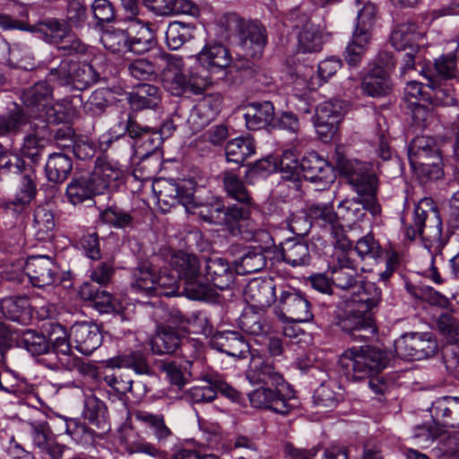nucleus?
<instances>
[{"mask_svg": "<svg viewBox=\"0 0 459 459\" xmlns=\"http://www.w3.org/2000/svg\"><path fill=\"white\" fill-rule=\"evenodd\" d=\"M442 152L434 138L426 135L415 137L408 148V157L411 164L416 160H433L435 155L442 156Z\"/></svg>", "mask_w": 459, "mask_h": 459, "instance_id": "c03bdc74", "label": "nucleus"}, {"mask_svg": "<svg viewBox=\"0 0 459 459\" xmlns=\"http://www.w3.org/2000/svg\"><path fill=\"white\" fill-rule=\"evenodd\" d=\"M300 170L306 180L325 189L335 180L333 166L318 153L311 152L300 160Z\"/></svg>", "mask_w": 459, "mask_h": 459, "instance_id": "ddd939ff", "label": "nucleus"}, {"mask_svg": "<svg viewBox=\"0 0 459 459\" xmlns=\"http://www.w3.org/2000/svg\"><path fill=\"white\" fill-rule=\"evenodd\" d=\"M280 333V329L277 326L271 327L265 324L260 325V336L263 338L260 343L265 347V351L271 358L283 354L284 347Z\"/></svg>", "mask_w": 459, "mask_h": 459, "instance_id": "052dcab7", "label": "nucleus"}, {"mask_svg": "<svg viewBox=\"0 0 459 459\" xmlns=\"http://www.w3.org/2000/svg\"><path fill=\"white\" fill-rule=\"evenodd\" d=\"M258 285L255 279L251 280L244 290V299L247 303L239 318L241 327L247 333L256 334L258 330Z\"/></svg>", "mask_w": 459, "mask_h": 459, "instance_id": "cd10ccee", "label": "nucleus"}, {"mask_svg": "<svg viewBox=\"0 0 459 459\" xmlns=\"http://www.w3.org/2000/svg\"><path fill=\"white\" fill-rule=\"evenodd\" d=\"M18 347L23 348L32 356L47 354L51 351L47 336L34 329L21 330Z\"/></svg>", "mask_w": 459, "mask_h": 459, "instance_id": "49530a36", "label": "nucleus"}, {"mask_svg": "<svg viewBox=\"0 0 459 459\" xmlns=\"http://www.w3.org/2000/svg\"><path fill=\"white\" fill-rule=\"evenodd\" d=\"M332 283L338 289L352 290L363 289L368 283L361 285L358 266L351 256L344 253L336 254L333 264L330 268Z\"/></svg>", "mask_w": 459, "mask_h": 459, "instance_id": "f8f14e48", "label": "nucleus"}, {"mask_svg": "<svg viewBox=\"0 0 459 459\" xmlns=\"http://www.w3.org/2000/svg\"><path fill=\"white\" fill-rule=\"evenodd\" d=\"M394 351L403 359L420 360L434 356L438 345L432 333H410L394 342Z\"/></svg>", "mask_w": 459, "mask_h": 459, "instance_id": "1a4fd4ad", "label": "nucleus"}, {"mask_svg": "<svg viewBox=\"0 0 459 459\" xmlns=\"http://www.w3.org/2000/svg\"><path fill=\"white\" fill-rule=\"evenodd\" d=\"M112 92L107 88L95 90L83 104V111L92 117L101 116L109 105Z\"/></svg>", "mask_w": 459, "mask_h": 459, "instance_id": "69168bd1", "label": "nucleus"}, {"mask_svg": "<svg viewBox=\"0 0 459 459\" xmlns=\"http://www.w3.org/2000/svg\"><path fill=\"white\" fill-rule=\"evenodd\" d=\"M69 336L75 343V349L84 355H91L102 342L100 328L92 322L74 324L70 328Z\"/></svg>", "mask_w": 459, "mask_h": 459, "instance_id": "f3484780", "label": "nucleus"}, {"mask_svg": "<svg viewBox=\"0 0 459 459\" xmlns=\"http://www.w3.org/2000/svg\"><path fill=\"white\" fill-rule=\"evenodd\" d=\"M275 315L288 322L304 323L313 318L311 304L306 295L299 290L286 286L280 295L278 308H274Z\"/></svg>", "mask_w": 459, "mask_h": 459, "instance_id": "9d476101", "label": "nucleus"}, {"mask_svg": "<svg viewBox=\"0 0 459 459\" xmlns=\"http://www.w3.org/2000/svg\"><path fill=\"white\" fill-rule=\"evenodd\" d=\"M155 275L150 265L141 264L133 271L132 289L136 292L152 296L155 290Z\"/></svg>", "mask_w": 459, "mask_h": 459, "instance_id": "13d9d810", "label": "nucleus"}, {"mask_svg": "<svg viewBox=\"0 0 459 459\" xmlns=\"http://www.w3.org/2000/svg\"><path fill=\"white\" fill-rule=\"evenodd\" d=\"M421 33L418 25L413 22H405L397 24L390 38L392 46L397 51H419V39Z\"/></svg>", "mask_w": 459, "mask_h": 459, "instance_id": "c85d7f7f", "label": "nucleus"}, {"mask_svg": "<svg viewBox=\"0 0 459 459\" xmlns=\"http://www.w3.org/2000/svg\"><path fill=\"white\" fill-rule=\"evenodd\" d=\"M344 391L338 380L328 378L315 390L314 405L321 411H332L343 401Z\"/></svg>", "mask_w": 459, "mask_h": 459, "instance_id": "b1692460", "label": "nucleus"}, {"mask_svg": "<svg viewBox=\"0 0 459 459\" xmlns=\"http://www.w3.org/2000/svg\"><path fill=\"white\" fill-rule=\"evenodd\" d=\"M363 290L361 297L351 302L345 315L337 321L338 326L355 342H366L377 333L374 309L382 300V291L373 282L367 283Z\"/></svg>", "mask_w": 459, "mask_h": 459, "instance_id": "f03ea898", "label": "nucleus"}, {"mask_svg": "<svg viewBox=\"0 0 459 459\" xmlns=\"http://www.w3.org/2000/svg\"><path fill=\"white\" fill-rule=\"evenodd\" d=\"M271 231L260 230V255L263 258V264L260 272L264 269L272 268L276 263H279V250Z\"/></svg>", "mask_w": 459, "mask_h": 459, "instance_id": "bf43d9fd", "label": "nucleus"}, {"mask_svg": "<svg viewBox=\"0 0 459 459\" xmlns=\"http://www.w3.org/2000/svg\"><path fill=\"white\" fill-rule=\"evenodd\" d=\"M144 6L158 16L169 17L179 13L191 15L198 13L196 4L183 0H143Z\"/></svg>", "mask_w": 459, "mask_h": 459, "instance_id": "473e14b6", "label": "nucleus"}, {"mask_svg": "<svg viewBox=\"0 0 459 459\" xmlns=\"http://www.w3.org/2000/svg\"><path fill=\"white\" fill-rule=\"evenodd\" d=\"M162 92L153 84L142 83L135 87L134 92L128 96L131 107L136 110L154 108L161 101Z\"/></svg>", "mask_w": 459, "mask_h": 459, "instance_id": "58836bf2", "label": "nucleus"}, {"mask_svg": "<svg viewBox=\"0 0 459 459\" xmlns=\"http://www.w3.org/2000/svg\"><path fill=\"white\" fill-rule=\"evenodd\" d=\"M219 25L224 37L240 48L244 58H255L258 46V25L250 20L241 18L235 13L223 14Z\"/></svg>", "mask_w": 459, "mask_h": 459, "instance_id": "39448f33", "label": "nucleus"}, {"mask_svg": "<svg viewBox=\"0 0 459 459\" xmlns=\"http://www.w3.org/2000/svg\"><path fill=\"white\" fill-rule=\"evenodd\" d=\"M47 339L51 345V350L56 354L70 356L72 354V345L70 336L66 329L60 324L50 322L45 325Z\"/></svg>", "mask_w": 459, "mask_h": 459, "instance_id": "5fc2aeb1", "label": "nucleus"}, {"mask_svg": "<svg viewBox=\"0 0 459 459\" xmlns=\"http://www.w3.org/2000/svg\"><path fill=\"white\" fill-rule=\"evenodd\" d=\"M192 367L193 361L191 360H186L184 365L170 361L163 363L161 369L166 373L170 384L181 389L186 384L188 377H192Z\"/></svg>", "mask_w": 459, "mask_h": 459, "instance_id": "680f3d73", "label": "nucleus"}, {"mask_svg": "<svg viewBox=\"0 0 459 459\" xmlns=\"http://www.w3.org/2000/svg\"><path fill=\"white\" fill-rule=\"evenodd\" d=\"M367 212L375 221L381 219L382 207L377 199V192L358 195V197L344 199L337 205L338 220L347 225H354L362 221Z\"/></svg>", "mask_w": 459, "mask_h": 459, "instance_id": "6e6552de", "label": "nucleus"}, {"mask_svg": "<svg viewBox=\"0 0 459 459\" xmlns=\"http://www.w3.org/2000/svg\"><path fill=\"white\" fill-rule=\"evenodd\" d=\"M391 360V354L373 345L352 347L341 356L339 363L346 377L353 381H361L377 375Z\"/></svg>", "mask_w": 459, "mask_h": 459, "instance_id": "7ed1b4c3", "label": "nucleus"}, {"mask_svg": "<svg viewBox=\"0 0 459 459\" xmlns=\"http://www.w3.org/2000/svg\"><path fill=\"white\" fill-rule=\"evenodd\" d=\"M107 408L105 403L94 395L86 397L84 401L83 417L88 422L106 432L109 429L107 422Z\"/></svg>", "mask_w": 459, "mask_h": 459, "instance_id": "864d4df0", "label": "nucleus"}, {"mask_svg": "<svg viewBox=\"0 0 459 459\" xmlns=\"http://www.w3.org/2000/svg\"><path fill=\"white\" fill-rule=\"evenodd\" d=\"M14 177L17 178L18 186L15 197L12 203L22 207L29 204L37 194V176L34 166L30 164Z\"/></svg>", "mask_w": 459, "mask_h": 459, "instance_id": "4c0bfd02", "label": "nucleus"}, {"mask_svg": "<svg viewBox=\"0 0 459 459\" xmlns=\"http://www.w3.org/2000/svg\"><path fill=\"white\" fill-rule=\"evenodd\" d=\"M343 111V102L331 100L319 104L316 108L315 126L320 135L327 136L336 130Z\"/></svg>", "mask_w": 459, "mask_h": 459, "instance_id": "a211bd4d", "label": "nucleus"}, {"mask_svg": "<svg viewBox=\"0 0 459 459\" xmlns=\"http://www.w3.org/2000/svg\"><path fill=\"white\" fill-rule=\"evenodd\" d=\"M204 274L208 281V292L211 284L223 290L229 289L234 282L232 270L228 262L221 257L205 259Z\"/></svg>", "mask_w": 459, "mask_h": 459, "instance_id": "5701e85b", "label": "nucleus"}, {"mask_svg": "<svg viewBox=\"0 0 459 459\" xmlns=\"http://www.w3.org/2000/svg\"><path fill=\"white\" fill-rule=\"evenodd\" d=\"M65 20L70 29H82L88 20L87 7L82 0H65Z\"/></svg>", "mask_w": 459, "mask_h": 459, "instance_id": "774afa93", "label": "nucleus"}, {"mask_svg": "<svg viewBox=\"0 0 459 459\" xmlns=\"http://www.w3.org/2000/svg\"><path fill=\"white\" fill-rule=\"evenodd\" d=\"M26 274L34 287L49 286L58 275V267L54 260L48 255L29 257L25 265Z\"/></svg>", "mask_w": 459, "mask_h": 459, "instance_id": "dca6fc26", "label": "nucleus"}, {"mask_svg": "<svg viewBox=\"0 0 459 459\" xmlns=\"http://www.w3.org/2000/svg\"><path fill=\"white\" fill-rule=\"evenodd\" d=\"M299 32V48L304 53L319 52L324 45V34L319 27L314 24L307 15H302L296 22Z\"/></svg>", "mask_w": 459, "mask_h": 459, "instance_id": "a878e982", "label": "nucleus"}, {"mask_svg": "<svg viewBox=\"0 0 459 459\" xmlns=\"http://www.w3.org/2000/svg\"><path fill=\"white\" fill-rule=\"evenodd\" d=\"M129 52L143 54L156 45L155 35L150 24L134 20L127 27Z\"/></svg>", "mask_w": 459, "mask_h": 459, "instance_id": "393cba45", "label": "nucleus"}, {"mask_svg": "<svg viewBox=\"0 0 459 459\" xmlns=\"http://www.w3.org/2000/svg\"><path fill=\"white\" fill-rule=\"evenodd\" d=\"M255 141L249 137H238L229 141L225 146V155L229 162L241 164L255 153Z\"/></svg>", "mask_w": 459, "mask_h": 459, "instance_id": "603ef678", "label": "nucleus"}, {"mask_svg": "<svg viewBox=\"0 0 459 459\" xmlns=\"http://www.w3.org/2000/svg\"><path fill=\"white\" fill-rule=\"evenodd\" d=\"M286 285L280 277L260 275V308L270 307L280 304V295L285 290Z\"/></svg>", "mask_w": 459, "mask_h": 459, "instance_id": "37998d69", "label": "nucleus"}, {"mask_svg": "<svg viewBox=\"0 0 459 459\" xmlns=\"http://www.w3.org/2000/svg\"><path fill=\"white\" fill-rule=\"evenodd\" d=\"M73 169L72 159L65 153L54 152L48 156L45 166L48 181L62 184L65 182Z\"/></svg>", "mask_w": 459, "mask_h": 459, "instance_id": "79ce46f5", "label": "nucleus"}, {"mask_svg": "<svg viewBox=\"0 0 459 459\" xmlns=\"http://www.w3.org/2000/svg\"><path fill=\"white\" fill-rule=\"evenodd\" d=\"M0 311L10 321L27 325L32 319L30 299L25 295L7 296L0 300Z\"/></svg>", "mask_w": 459, "mask_h": 459, "instance_id": "4be33fe9", "label": "nucleus"}, {"mask_svg": "<svg viewBox=\"0 0 459 459\" xmlns=\"http://www.w3.org/2000/svg\"><path fill=\"white\" fill-rule=\"evenodd\" d=\"M98 287L92 282H83L80 287L79 295L82 299L91 302L100 313H109L116 309L113 295Z\"/></svg>", "mask_w": 459, "mask_h": 459, "instance_id": "f704fd0d", "label": "nucleus"}, {"mask_svg": "<svg viewBox=\"0 0 459 459\" xmlns=\"http://www.w3.org/2000/svg\"><path fill=\"white\" fill-rule=\"evenodd\" d=\"M195 184L193 180H183L175 183L171 180H160L153 186L159 203L165 205L175 206L176 204H191L192 193H195Z\"/></svg>", "mask_w": 459, "mask_h": 459, "instance_id": "4468645a", "label": "nucleus"}, {"mask_svg": "<svg viewBox=\"0 0 459 459\" xmlns=\"http://www.w3.org/2000/svg\"><path fill=\"white\" fill-rule=\"evenodd\" d=\"M38 31L43 35L45 41L60 44L71 34L72 30L64 20L48 18L39 23Z\"/></svg>", "mask_w": 459, "mask_h": 459, "instance_id": "6e6d98bb", "label": "nucleus"}, {"mask_svg": "<svg viewBox=\"0 0 459 459\" xmlns=\"http://www.w3.org/2000/svg\"><path fill=\"white\" fill-rule=\"evenodd\" d=\"M191 204H186L188 212L198 214L204 221L215 224L222 223L224 205L221 200L211 196L207 201H202L192 193Z\"/></svg>", "mask_w": 459, "mask_h": 459, "instance_id": "c756f323", "label": "nucleus"}, {"mask_svg": "<svg viewBox=\"0 0 459 459\" xmlns=\"http://www.w3.org/2000/svg\"><path fill=\"white\" fill-rule=\"evenodd\" d=\"M108 368H132L139 375H152V369L150 367L146 357L140 351H131L127 354L118 355L108 359L106 361Z\"/></svg>", "mask_w": 459, "mask_h": 459, "instance_id": "a19ab883", "label": "nucleus"}, {"mask_svg": "<svg viewBox=\"0 0 459 459\" xmlns=\"http://www.w3.org/2000/svg\"><path fill=\"white\" fill-rule=\"evenodd\" d=\"M212 345L231 357H243L248 347L241 333L235 331L216 333L212 339Z\"/></svg>", "mask_w": 459, "mask_h": 459, "instance_id": "c9c22d12", "label": "nucleus"}, {"mask_svg": "<svg viewBox=\"0 0 459 459\" xmlns=\"http://www.w3.org/2000/svg\"><path fill=\"white\" fill-rule=\"evenodd\" d=\"M33 230L38 240L50 239L54 235L56 220L54 212L47 206L39 205L34 210Z\"/></svg>", "mask_w": 459, "mask_h": 459, "instance_id": "09e8293b", "label": "nucleus"}, {"mask_svg": "<svg viewBox=\"0 0 459 459\" xmlns=\"http://www.w3.org/2000/svg\"><path fill=\"white\" fill-rule=\"evenodd\" d=\"M29 126L30 132L23 138L21 153L33 164H38L45 147L52 140V131L48 125L38 126L30 122Z\"/></svg>", "mask_w": 459, "mask_h": 459, "instance_id": "2eb2a0df", "label": "nucleus"}, {"mask_svg": "<svg viewBox=\"0 0 459 459\" xmlns=\"http://www.w3.org/2000/svg\"><path fill=\"white\" fill-rule=\"evenodd\" d=\"M221 102L220 93L208 94L200 99L189 117L193 128L200 131L214 120L221 110Z\"/></svg>", "mask_w": 459, "mask_h": 459, "instance_id": "6ab92c4d", "label": "nucleus"}, {"mask_svg": "<svg viewBox=\"0 0 459 459\" xmlns=\"http://www.w3.org/2000/svg\"><path fill=\"white\" fill-rule=\"evenodd\" d=\"M90 173L102 193L115 184L123 175V171L117 165L112 164L102 158L96 160L95 168Z\"/></svg>", "mask_w": 459, "mask_h": 459, "instance_id": "a18cd8bd", "label": "nucleus"}, {"mask_svg": "<svg viewBox=\"0 0 459 459\" xmlns=\"http://www.w3.org/2000/svg\"><path fill=\"white\" fill-rule=\"evenodd\" d=\"M101 42L112 53L129 52L127 28L106 30L101 36Z\"/></svg>", "mask_w": 459, "mask_h": 459, "instance_id": "338daca9", "label": "nucleus"}, {"mask_svg": "<svg viewBox=\"0 0 459 459\" xmlns=\"http://www.w3.org/2000/svg\"><path fill=\"white\" fill-rule=\"evenodd\" d=\"M22 103L30 108H45L53 100V88L45 80L25 89L21 96Z\"/></svg>", "mask_w": 459, "mask_h": 459, "instance_id": "ea45409f", "label": "nucleus"}, {"mask_svg": "<svg viewBox=\"0 0 459 459\" xmlns=\"http://www.w3.org/2000/svg\"><path fill=\"white\" fill-rule=\"evenodd\" d=\"M281 375L270 365L260 366V409L281 416L288 415L294 408L281 393L284 387Z\"/></svg>", "mask_w": 459, "mask_h": 459, "instance_id": "423d86ee", "label": "nucleus"}, {"mask_svg": "<svg viewBox=\"0 0 459 459\" xmlns=\"http://www.w3.org/2000/svg\"><path fill=\"white\" fill-rule=\"evenodd\" d=\"M429 412L439 424L459 428V397L443 396L432 403Z\"/></svg>", "mask_w": 459, "mask_h": 459, "instance_id": "bb28decb", "label": "nucleus"}, {"mask_svg": "<svg viewBox=\"0 0 459 459\" xmlns=\"http://www.w3.org/2000/svg\"><path fill=\"white\" fill-rule=\"evenodd\" d=\"M30 123L28 113L20 106L0 115V138L11 139L21 134L22 129Z\"/></svg>", "mask_w": 459, "mask_h": 459, "instance_id": "2f4dec72", "label": "nucleus"}, {"mask_svg": "<svg viewBox=\"0 0 459 459\" xmlns=\"http://www.w3.org/2000/svg\"><path fill=\"white\" fill-rule=\"evenodd\" d=\"M102 194L90 172L75 174L67 185L65 191L68 202L74 205Z\"/></svg>", "mask_w": 459, "mask_h": 459, "instance_id": "412c9836", "label": "nucleus"}, {"mask_svg": "<svg viewBox=\"0 0 459 459\" xmlns=\"http://www.w3.org/2000/svg\"><path fill=\"white\" fill-rule=\"evenodd\" d=\"M36 412L42 419L28 421L29 437L32 446L39 453L48 455L50 459H63L67 446L56 441V435L52 431L48 420L40 411H36Z\"/></svg>", "mask_w": 459, "mask_h": 459, "instance_id": "9b49d317", "label": "nucleus"}, {"mask_svg": "<svg viewBox=\"0 0 459 459\" xmlns=\"http://www.w3.org/2000/svg\"><path fill=\"white\" fill-rule=\"evenodd\" d=\"M135 419L143 423L147 428L152 429L159 443H164L172 436V431L165 424L162 414H153L145 411H137Z\"/></svg>", "mask_w": 459, "mask_h": 459, "instance_id": "4d7b16f0", "label": "nucleus"}, {"mask_svg": "<svg viewBox=\"0 0 459 459\" xmlns=\"http://www.w3.org/2000/svg\"><path fill=\"white\" fill-rule=\"evenodd\" d=\"M335 168L347 179L357 195L377 192L378 179L372 170V164L349 159L340 152H335Z\"/></svg>", "mask_w": 459, "mask_h": 459, "instance_id": "0eeeda50", "label": "nucleus"}, {"mask_svg": "<svg viewBox=\"0 0 459 459\" xmlns=\"http://www.w3.org/2000/svg\"><path fill=\"white\" fill-rule=\"evenodd\" d=\"M171 265L183 284V294L195 300L208 297V281L202 261L195 255L179 251L171 257Z\"/></svg>", "mask_w": 459, "mask_h": 459, "instance_id": "20e7f679", "label": "nucleus"}, {"mask_svg": "<svg viewBox=\"0 0 459 459\" xmlns=\"http://www.w3.org/2000/svg\"><path fill=\"white\" fill-rule=\"evenodd\" d=\"M184 332L176 327H158L155 335L151 340V350L156 355L174 354L181 346H185Z\"/></svg>", "mask_w": 459, "mask_h": 459, "instance_id": "aec40b11", "label": "nucleus"}, {"mask_svg": "<svg viewBox=\"0 0 459 459\" xmlns=\"http://www.w3.org/2000/svg\"><path fill=\"white\" fill-rule=\"evenodd\" d=\"M307 214L311 220L332 228L338 221V213L332 203H313L307 205Z\"/></svg>", "mask_w": 459, "mask_h": 459, "instance_id": "e2e57ef3", "label": "nucleus"}, {"mask_svg": "<svg viewBox=\"0 0 459 459\" xmlns=\"http://www.w3.org/2000/svg\"><path fill=\"white\" fill-rule=\"evenodd\" d=\"M178 275L174 272L164 269L155 275V290L152 296H174L178 293Z\"/></svg>", "mask_w": 459, "mask_h": 459, "instance_id": "0e129e2a", "label": "nucleus"}, {"mask_svg": "<svg viewBox=\"0 0 459 459\" xmlns=\"http://www.w3.org/2000/svg\"><path fill=\"white\" fill-rule=\"evenodd\" d=\"M100 80V74L91 64L72 60L70 86L83 91Z\"/></svg>", "mask_w": 459, "mask_h": 459, "instance_id": "de8ad7c7", "label": "nucleus"}, {"mask_svg": "<svg viewBox=\"0 0 459 459\" xmlns=\"http://www.w3.org/2000/svg\"><path fill=\"white\" fill-rule=\"evenodd\" d=\"M196 27L194 23L172 22L166 30V44L170 50L179 49L186 42L194 39Z\"/></svg>", "mask_w": 459, "mask_h": 459, "instance_id": "3c124183", "label": "nucleus"}, {"mask_svg": "<svg viewBox=\"0 0 459 459\" xmlns=\"http://www.w3.org/2000/svg\"><path fill=\"white\" fill-rule=\"evenodd\" d=\"M311 255L307 243L295 239H287L279 250V262L297 267L309 264Z\"/></svg>", "mask_w": 459, "mask_h": 459, "instance_id": "e433bc0d", "label": "nucleus"}, {"mask_svg": "<svg viewBox=\"0 0 459 459\" xmlns=\"http://www.w3.org/2000/svg\"><path fill=\"white\" fill-rule=\"evenodd\" d=\"M405 234L411 240L420 238L431 255V266L426 276L436 284L443 283L445 280L434 265V257L441 253L446 240L442 236V220L432 199L423 198L415 205L412 221L406 225Z\"/></svg>", "mask_w": 459, "mask_h": 459, "instance_id": "f257e3e1", "label": "nucleus"}, {"mask_svg": "<svg viewBox=\"0 0 459 459\" xmlns=\"http://www.w3.org/2000/svg\"><path fill=\"white\" fill-rule=\"evenodd\" d=\"M361 90L363 94L373 98L388 95L392 91L389 74L383 67H373L363 78Z\"/></svg>", "mask_w": 459, "mask_h": 459, "instance_id": "7c9ffc66", "label": "nucleus"}, {"mask_svg": "<svg viewBox=\"0 0 459 459\" xmlns=\"http://www.w3.org/2000/svg\"><path fill=\"white\" fill-rule=\"evenodd\" d=\"M197 60L203 67L212 72L228 67L231 62L229 50L219 43L205 45L197 55Z\"/></svg>", "mask_w": 459, "mask_h": 459, "instance_id": "72a5a7b5", "label": "nucleus"}, {"mask_svg": "<svg viewBox=\"0 0 459 459\" xmlns=\"http://www.w3.org/2000/svg\"><path fill=\"white\" fill-rule=\"evenodd\" d=\"M428 80L427 86L432 91L430 98L428 100V103L432 106H455L456 99L455 97V91L446 82L437 80L436 76L430 74H425Z\"/></svg>", "mask_w": 459, "mask_h": 459, "instance_id": "8fccbe9b", "label": "nucleus"}]
</instances>
